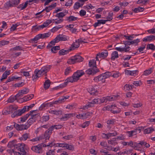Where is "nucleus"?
<instances>
[{
    "instance_id": "7c9ffc66",
    "label": "nucleus",
    "mask_w": 155,
    "mask_h": 155,
    "mask_svg": "<svg viewBox=\"0 0 155 155\" xmlns=\"http://www.w3.org/2000/svg\"><path fill=\"white\" fill-rule=\"evenodd\" d=\"M28 1H27L25 2V4L23 3L21 4H20L18 7V8H21V10H23L27 6L28 4Z\"/></svg>"
},
{
    "instance_id": "7ed1b4c3",
    "label": "nucleus",
    "mask_w": 155,
    "mask_h": 155,
    "mask_svg": "<svg viewBox=\"0 0 155 155\" xmlns=\"http://www.w3.org/2000/svg\"><path fill=\"white\" fill-rule=\"evenodd\" d=\"M37 110H33L29 112V116H31V117L27 122L28 124L30 126L36 121V118L40 117V114H36V112Z\"/></svg>"
},
{
    "instance_id": "13d9d810",
    "label": "nucleus",
    "mask_w": 155,
    "mask_h": 155,
    "mask_svg": "<svg viewBox=\"0 0 155 155\" xmlns=\"http://www.w3.org/2000/svg\"><path fill=\"white\" fill-rule=\"evenodd\" d=\"M14 127H15L18 130H22L21 125H19L15 123H14Z\"/></svg>"
},
{
    "instance_id": "680f3d73",
    "label": "nucleus",
    "mask_w": 155,
    "mask_h": 155,
    "mask_svg": "<svg viewBox=\"0 0 155 155\" xmlns=\"http://www.w3.org/2000/svg\"><path fill=\"white\" fill-rule=\"evenodd\" d=\"M99 100V104H100L101 103H102L104 102L106 103L107 101V97H103L102 98L100 99L97 98Z\"/></svg>"
},
{
    "instance_id": "ddd939ff",
    "label": "nucleus",
    "mask_w": 155,
    "mask_h": 155,
    "mask_svg": "<svg viewBox=\"0 0 155 155\" xmlns=\"http://www.w3.org/2000/svg\"><path fill=\"white\" fill-rule=\"evenodd\" d=\"M88 92L91 95H97L98 91L96 88L95 87H91L88 89Z\"/></svg>"
},
{
    "instance_id": "338daca9",
    "label": "nucleus",
    "mask_w": 155,
    "mask_h": 155,
    "mask_svg": "<svg viewBox=\"0 0 155 155\" xmlns=\"http://www.w3.org/2000/svg\"><path fill=\"white\" fill-rule=\"evenodd\" d=\"M49 119V115L44 116L42 117V120L43 122H46Z\"/></svg>"
},
{
    "instance_id": "774afa93",
    "label": "nucleus",
    "mask_w": 155,
    "mask_h": 155,
    "mask_svg": "<svg viewBox=\"0 0 155 155\" xmlns=\"http://www.w3.org/2000/svg\"><path fill=\"white\" fill-rule=\"evenodd\" d=\"M67 149H68L71 150H74V147L73 146L71 145H69L67 143L65 147Z\"/></svg>"
},
{
    "instance_id": "58836bf2",
    "label": "nucleus",
    "mask_w": 155,
    "mask_h": 155,
    "mask_svg": "<svg viewBox=\"0 0 155 155\" xmlns=\"http://www.w3.org/2000/svg\"><path fill=\"white\" fill-rule=\"evenodd\" d=\"M50 81L49 80H46L44 84V87L45 89L48 88L50 86Z\"/></svg>"
},
{
    "instance_id": "1a4fd4ad",
    "label": "nucleus",
    "mask_w": 155,
    "mask_h": 155,
    "mask_svg": "<svg viewBox=\"0 0 155 155\" xmlns=\"http://www.w3.org/2000/svg\"><path fill=\"white\" fill-rule=\"evenodd\" d=\"M58 42L60 41H66L69 39L68 36L63 34H59L56 37Z\"/></svg>"
},
{
    "instance_id": "c03bdc74",
    "label": "nucleus",
    "mask_w": 155,
    "mask_h": 155,
    "mask_svg": "<svg viewBox=\"0 0 155 155\" xmlns=\"http://www.w3.org/2000/svg\"><path fill=\"white\" fill-rule=\"evenodd\" d=\"M42 137H40V136L38 137H37L35 138H33L32 139L29 140L28 141H31L32 142H35L38 141H40V140H42Z\"/></svg>"
},
{
    "instance_id": "8fccbe9b",
    "label": "nucleus",
    "mask_w": 155,
    "mask_h": 155,
    "mask_svg": "<svg viewBox=\"0 0 155 155\" xmlns=\"http://www.w3.org/2000/svg\"><path fill=\"white\" fill-rule=\"evenodd\" d=\"M66 145H67V143H58L54 144V145L53 144V146L62 147H65Z\"/></svg>"
},
{
    "instance_id": "a19ab883",
    "label": "nucleus",
    "mask_w": 155,
    "mask_h": 155,
    "mask_svg": "<svg viewBox=\"0 0 155 155\" xmlns=\"http://www.w3.org/2000/svg\"><path fill=\"white\" fill-rule=\"evenodd\" d=\"M41 34H39L37 35L34 38L31 40V41L33 43L34 42V43L35 42V41H37L39 40L40 38H41Z\"/></svg>"
},
{
    "instance_id": "c85d7f7f",
    "label": "nucleus",
    "mask_w": 155,
    "mask_h": 155,
    "mask_svg": "<svg viewBox=\"0 0 155 155\" xmlns=\"http://www.w3.org/2000/svg\"><path fill=\"white\" fill-rule=\"evenodd\" d=\"M58 42L57 39L55 38L54 39L51 41L47 46V48H49L52 47L53 45H54L55 43Z\"/></svg>"
},
{
    "instance_id": "dca6fc26",
    "label": "nucleus",
    "mask_w": 155,
    "mask_h": 155,
    "mask_svg": "<svg viewBox=\"0 0 155 155\" xmlns=\"http://www.w3.org/2000/svg\"><path fill=\"white\" fill-rule=\"evenodd\" d=\"M68 154L65 150L60 149L57 150L55 155H68Z\"/></svg>"
},
{
    "instance_id": "0e129e2a",
    "label": "nucleus",
    "mask_w": 155,
    "mask_h": 155,
    "mask_svg": "<svg viewBox=\"0 0 155 155\" xmlns=\"http://www.w3.org/2000/svg\"><path fill=\"white\" fill-rule=\"evenodd\" d=\"M90 122L89 121H87L84 122L81 125V127L83 128H84L89 126L90 124Z\"/></svg>"
},
{
    "instance_id": "e433bc0d",
    "label": "nucleus",
    "mask_w": 155,
    "mask_h": 155,
    "mask_svg": "<svg viewBox=\"0 0 155 155\" xmlns=\"http://www.w3.org/2000/svg\"><path fill=\"white\" fill-rule=\"evenodd\" d=\"M11 51H24L23 48L20 46H16L14 48H11L10 50Z\"/></svg>"
},
{
    "instance_id": "cd10ccee",
    "label": "nucleus",
    "mask_w": 155,
    "mask_h": 155,
    "mask_svg": "<svg viewBox=\"0 0 155 155\" xmlns=\"http://www.w3.org/2000/svg\"><path fill=\"white\" fill-rule=\"evenodd\" d=\"M154 131H155L154 129L152 127H150L145 129L144 130V134H149Z\"/></svg>"
},
{
    "instance_id": "0eeeda50",
    "label": "nucleus",
    "mask_w": 155,
    "mask_h": 155,
    "mask_svg": "<svg viewBox=\"0 0 155 155\" xmlns=\"http://www.w3.org/2000/svg\"><path fill=\"white\" fill-rule=\"evenodd\" d=\"M51 66L47 65L42 67L40 70H38L39 74H40L41 75L46 74L50 69Z\"/></svg>"
},
{
    "instance_id": "c9c22d12",
    "label": "nucleus",
    "mask_w": 155,
    "mask_h": 155,
    "mask_svg": "<svg viewBox=\"0 0 155 155\" xmlns=\"http://www.w3.org/2000/svg\"><path fill=\"white\" fill-rule=\"evenodd\" d=\"M29 116V114H28L20 118L19 119H20V122H24L25 121Z\"/></svg>"
},
{
    "instance_id": "473e14b6",
    "label": "nucleus",
    "mask_w": 155,
    "mask_h": 155,
    "mask_svg": "<svg viewBox=\"0 0 155 155\" xmlns=\"http://www.w3.org/2000/svg\"><path fill=\"white\" fill-rule=\"evenodd\" d=\"M83 4V3H80L78 2H76L74 6V9H78L79 8L82 7Z\"/></svg>"
},
{
    "instance_id": "f257e3e1",
    "label": "nucleus",
    "mask_w": 155,
    "mask_h": 155,
    "mask_svg": "<svg viewBox=\"0 0 155 155\" xmlns=\"http://www.w3.org/2000/svg\"><path fill=\"white\" fill-rule=\"evenodd\" d=\"M14 146L15 148L19 151H15L12 150V151L14 153L15 155H26V152L25 151V145L24 143H18Z\"/></svg>"
},
{
    "instance_id": "864d4df0",
    "label": "nucleus",
    "mask_w": 155,
    "mask_h": 155,
    "mask_svg": "<svg viewBox=\"0 0 155 155\" xmlns=\"http://www.w3.org/2000/svg\"><path fill=\"white\" fill-rule=\"evenodd\" d=\"M41 39H44L49 37L51 35V33L50 32L45 33L43 34H41Z\"/></svg>"
},
{
    "instance_id": "20e7f679",
    "label": "nucleus",
    "mask_w": 155,
    "mask_h": 155,
    "mask_svg": "<svg viewBox=\"0 0 155 155\" xmlns=\"http://www.w3.org/2000/svg\"><path fill=\"white\" fill-rule=\"evenodd\" d=\"M83 58L80 55H75L71 58L69 59L67 61L70 64H74L76 62H81L83 61Z\"/></svg>"
},
{
    "instance_id": "4be33fe9",
    "label": "nucleus",
    "mask_w": 155,
    "mask_h": 155,
    "mask_svg": "<svg viewBox=\"0 0 155 155\" xmlns=\"http://www.w3.org/2000/svg\"><path fill=\"white\" fill-rule=\"evenodd\" d=\"M78 19V18L75 17L73 15H71L69 17H65V20L69 22H70L77 20Z\"/></svg>"
},
{
    "instance_id": "de8ad7c7",
    "label": "nucleus",
    "mask_w": 155,
    "mask_h": 155,
    "mask_svg": "<svg viewBox=\"0 0 155 155\" xmlns=\"http://www.w3.org/2000/svg\"><path fill=\"white\" fill-rule=\"evenodd\" d=\"M133 86H134L133 85L126 84L124 86V88L126 91H129L132 89Z\"/></svg>"
},
{
    "instance_id": "a18cd8bd",
    "label": "nucleus",
    "mask_w": 155,
    "mask_h": 155,
    "mask_svg": "<svg viewBox=\"0 0 155 155\" xmlns=\"http://www.w3.org/2000/svg\"><path fill=\"white\" fill-rule=\"evenodd\" d=\"M153 69V67L151 68L148 70H145L143 74L145 75H147L150 74Z\"/></svg>"
},
{
    "instance_id": "39448f33",
    "label": "nucleus",
    "mask_w": 155,
    "mask_h": 155,
    "mask_svg": "<svg viewBox=\"0 0 155 155\" xmlns=\"http://www.w3.org/2000/svg\"><path fill=\"white\" fill-rule=\"evenodd\" d=\"M78 80L73 74L72 77L67 78L65 80L64 82L60 84L59 87L61 88L64 87L66 86L68 82L73 83V82H76Z\"/></svg>"
},
{
    "instance_id": "393cba45",
    "label": "nucleus",
    "mask_w": 155,
    "mask_h": 155,
    "mask_svg": "<svg viewBox=\"0 0 155 155\" xmlns=\"http://www.w3.org/2000/svg\"><path fill=\"white\" fill-rule=\"evenodd\" d=\"M119 57L118 52L116 51H113L111 54V59L114 61Z\"/></svg>"
},
{
    "instance_id": "f704fd0d",
    "label": "nucleus",
    "mask_w": 155,
    "mask_h": 155,
    "mask_svg": "<svg viewBox=\"0 0 155 155\" xmlns=\"http://www.w3.org/2000/svg\"><path fill=\"white\" fill-rule=\"evenodd\" d=\"M18 97V96H16V95L15 96H11L8 99V101L9 103H12Z\"/></svg>"
},
{
    "instance_id": "09e8293b",
    "label": "nucleus",
    "mask_w": 155,
    "mask_h": 155,
    "mask_svg": "<svg viewBox=\"0 0 155 155\" xmlns=\"http://www.w3.org/2000/svg\"><path fill=\"white\" fill-rule=\"evenodd\" d=\"M117 97L116 96L114 95L110 96H107V101H111L116 100Z\"/></svg>"
},
{
    "instance_id": "052dcab7",
    "label": "nucleus",
    "mask_w": 155,
    "mask_h": 155,
    "mask_svg": "<svg viewBox=\"0 0 155 155\" xmlns=\"http://www.w3.org/2000/svg\"><path fill=\"white\" fill-rule=\"evenodd\" d=\"M147 48L148 49L154 50L155 49V46L153 44H149L147 45Z\"/></svg>"
},
{
    "instance_id": "72a5a7b5",
    "label": "nucleus",
    "mask_w": 155,
    "mask_h": 155,
    "mask_svg": "<svg viewBox=\"0 0 155 155\" xmlns=\"http://www.w3.org/2000/svg\"><path fill=\"white\" fill-rule=\"evenodd\" d=\"M66 12H61L59 13H57L55 16L58 17V18H63V17H64L66 15Z\"/></svg>"
},
{
    "instance_id": "6e6d98bb",
    "label": "nucleus",
    "mask_w": 155,
    "mask_h": 155,
    "mask_svg": "<svg viewBox=\"0 0 155 155\" xmlns=\"http://www.w3.org/2000/svg\"><path fill=\"white\" fill-rule=\"evenodd\" d=\"M15 79L21 80V78L20 77H15V76H13L12 77H9L8 80L9 82H10L12 81H14Z\"/></svg>"
},
{
    "instance_id": "6e6552de",
    "label": "nucleus",
    "mask_w": 155,
    "mask_h": 155,
    "mask_svg": "<svg viewBox=\"0 0 155 155\" xmlns=\"http://www.w3.org/2000/svg\"><path fill=\"white\" fill-rule=\"evenodd\" d=\"M99 71V70L97 68H91L86 70L85 71V73L88 75H94Z\"/></svg>"
},
{
    "instance_id": "5fc2aeb1",
    "label": "nucleus",
    "mask_w": 155,
    "mask_h": 155,
    "mask_svg": "<svg viewBox=\"0 0 155 155\" xmlns=\"http://www.w3.org/2000/svg\"><path fill=\"white\" fill-rule=\"evenodd\" d=\"M80 44L79 42L77 40L71 46V47L72 48H78L79 47Z\"/></svg>"
},
{
    "instance_id": "c756f323",
    "label": "nucleus",
    "mask_w": 155,
    "mask_h": 155,
    "mask_svg": "<svg viewBox=\"0 0 155 155\" xmlns=\"http://www.w3.org/2000/svg\"><path fill=\"white\" fill-rule=\"evenodd\" d=\"M48 112L50 114H55L57 115L61 114L62 113V111L60 110H49Z\"/></svg>"
},
{
    "instance_id": "4c0bfd02",
    "label": "nucleus",
    "mask_w": 155,
    "mask_h": 155,
    "mask_svg": "<svg viewBox=\"0 0 155 155\" xmlns=\"http://www.w3.org/2000/svg\"><path fill=\"white\" fill-rule=\"evenodd\" d=\"M64 21V19L62 18H58V19H56L52 20L53 23H54L55 24H58Z\"/></svg>"
},
{
    "instance_id": "f3484780",
    "label": "nucleus",
    "mask_w": 155,
    "mask_h": 155,
    "mask_svg": "<svg viewBox=\"0 0 155 155\" xmlns=\"http://www.w3.org/2000/svg\"><path fill=\"white\" fill-rule=\"evenodd\" d=\"M47 130H46L43 135L40 136V137H42V139H45V140L49 139L51 135V134Z\"/></svg>"
},
{
    "instance_id": "a211bd4d",
    "label": "nucleus",
    "mask_w": 155,
    "mask_h": 155,
    "mask_svg": "<svg viewBox=\"0 0 155 155\" xmlns=\"http://www.w3.org/2000/svg\"><path fill=\"white\" fill-rule=\"evenodd\" d=\"M35 75H33L32 77V80L34 81H35L38 78L40 77L41 75L40 74H39L38 71V70L36 69L35 71Z\"/></svg>"
},
{
    "instance_id": "bb28decb",
    "label": "nucleus",
    "mask_w": 155,
    "mask_h": 155,
    "mask_svg": "<svg viewBox=\"0 0 155 155\" xmlns=\"http://www.w3.org/2000/svg\"><path fill=\"white\" fill-rule=\"evenodd\" d=\"M125 73L127 74L135 76L137 74V73H138V71L137 70L133 71L126 70V71H125Z\"/></svg>"
},
{
    "instance_id": "9b49d317",
    "label": "nucleus",
    "mask_w": 155,
    "mask_h": 155,
    "mask_svg": "<svg viewBox=\"0 0 155 155\" xmlns=\"http://www.w3.org/2000/svg\"><path fill=\"white\" fill-rule=\"evenodd\" d=\"M29 89L27 88H25L22 90L19 91L18 93L16 94V96L22 97L23 95L28 93L29 92Z\"/></svg>"
},
{
    "instance_id": "a878e982",
    "label": "nucleus",
    "mask_w": 155,
    "mask_h": 155,
    "mask_svg": "<svg viewBox=\"0 0 155 155\" xmlns=\"http://www.w3.org/2000/svg\"><path fill=\"white\" fill-rule=\"evenodd\" d=\"M17 108V107L16 106L11 105L9 106V108L8 109V110H7V112H8V114H9L13 112L16 110Z\"/></svg>"
},
{
    "instance_id": "49530a36",
    "label": "nucleus",
    "mask_w": 155,
    "mask_h": 155,
    "mask_svg": "<svg viewBox=\"0 0 155 155\" xmlns=\"http://www.w3.org/2000/svg\"><path fill=\"white\" fill-rule=\"evenodd\" d=\"M102 74L105 77V79L112 75V73L109 71L106 72L105 73H103Z\"/></svg>"
},
{
    "instance_id": "2f4dec72",
    "label": "nucleus",
    "mask_w": 155,
    "mask_h": 155,
    "mask_svg": "<svg viewBox=\"0 0 155 155\" xmlns=\"http://www.w3.org/2000/svg\"><path fill=\"white\" fill-rule=\"evenodd\" d=\"M108 53L107 51H105L104 52H102L101 53H98L99 55V58H104L107 56Z\"/></svg>"
},
{
    "instance_id": "aec40b11",
    "label": "nucleus",
    "mask_w": 155,
    "mask_h": 155,
    "mask_svg": "<svg viewBox=\"0 0 155 155\" xmlns=\"http://www.w3.org/2000/svg\"><path fill=\"white\" fill-rule=\"evenodd\" d=\"M35 104H31L29 106H25L21 110V112L23 113L25 112L26 111H28L30 109H31L32 107H33Z\"/></svg>"
},
{
    "instance_id": "2eb2a0df",
    "label": "nucleus",
    "mask_w": 155,
    "mask_h": 155,
    "mask_svg": "<svg viewBox=\"0 0 155 155\" xmlns=\"http://www.w3.org/2000/svg\"><path fill=\"white\" fill-rule=\"evenodd\" d=\"M108 21V20H105L103 19H101L97 20V22H95L93 25L95 28L97 26H99L101 24H105L106 22Z\"/></svg>"
},
{
    "instance_id": "79ce46f5",
    "label": "nucleus",
    "mask_w": 155,
    "mask_h": 155,
    "mask_svg": "<svg viewBox=\"0 0 155 155\" xmlns=\"http://www.w3.org/2000/svg\"><path fill=\"white\" fill-rule=\"evenodd\" d=\"M60 49L59 46H55L52 47L51 48V51L52 52L55 53H56L57 51Z\"/></svg>"
},
{
    "instance_id": "f8f14e48",
    "label": "nucleus",
    "mask_w": 155,
    "mask_h": 155,
    "mask_svg": "<svg viewBox=\"0 0 155 155\" xmlns=\"http://www.w3.org/2000/svg\"><path fill=\"white\" fill-rule=\"evenodd\" d=\"M94 80L95 82L101 81L102 82L104 83L105 81V78L104 76L102 74L97 77H95L94 79Z\"/></svg>"
},
{
    "instance_id": "423d86ee",
    "label": "nucleus",
    "mask_w": 155,
    "mask_h": 155,
    "mask_svg": "<svg viewBox=\"0 0 155 155\" xmlns=\"http://www.w3.org/2000/svg\"><path fill=\"white\" fill-rule=\"evenodd\" d=\"M19 0H11L7 2L5 4L7 7H15L18 5L20 2Z\"/></svg>"
},
{
    "instance_id": "4468645a",
    "label": "nucleus",
    "mask_w": 155,
    "mask_h": 155,
    "mask_svg": "<svg viewBox=\"0 0 155 155\" xmlns=\"http://www.w3.org/2000/svg\"><path fill=\"white\" fill-rule=\"evenodd\" d=\"M31 136L29 133H25L23 134L19 139L21 141H25L28 139H30Z\"/></svg>"
},
{
    "instance_id": "ea45409f",
    "label": "nucleus",
    "mask_w": 155,
    "mask_h": 155,
    "mask_svg": "<svg viewBox=\"0 0 155 155\" xmlns=\"http://www.w3.org/2000/svg\"><path fill=\"white\" fill-rule=\"evenodd\" d=\"M52 20L51 19H48L45 21L42 25H44L43 28H44L48 26L51 23L53 22Z\"/></svg>"
},
{
    "instance_id": "412c9836",
    "label": "nucleus",
    "mask_w": 155,
    "mask_h": 155,
    "mask_svg": "<svg viewBox=\"0 0 155 155\" xmlns=\"http://www.w3.org/2000/svg\"><path fill=\"white\" fill-rule=\"evenodd\" d=\"M88 65L89 67L93 68H97L96 67V62L94 59L91 60L89 62Z\"/></svg>"
},
{
    "instance_id": "9d476101",
    "label": "nucleus",
    "mask_w": 155,
    "mask_h": 155,
    "mask_svg": "<svg viewBox=\"0 0 155 155\" xmlns=\"http://www.w3.org/2000/svg\"><path fill=\"white\" fill-rule=\"evenodd\" d=\"M85 74V72L83 70H78L75 72L73 74L74 75L77 80H78L80 77Z\"/></svg>"
},
{
    "instance_id": "603ef678",
    "label": "nucleus",
    "mask_w": 155,
    "mask_h": 155,
    "mask_svg": "<svg viewBox=\"0 0 155 155\" xmlns=\"http://www.w3.org/2000/svg\"><path fill=\"white\" fill-rule=\"evenodd\" d=\"M44 25H35L33 26V28L36 31H39L41 29H42L44 28H43Z\"/></svg>"
},
{
    "instance_id": "5701e85b",
    "label": "nucleus",
    "mask_w": 155,
    "mask_h": 155,
    "mask_svg": "<svg viewBox=\"0 0 155 155\" xmlns=\"http://www.w3.org/2000/svg\"><path fill=\"white\" fill-rule=\"evenodd\" d=\"M48 147H51V149L46 152V155H55L57 150L54 149H52V147H50V146H49Z\"/></svg>"
},
{
    "instance_id": "e2e57ef3",
    "label": "nucleus",
    "mask_w": 155,
    "mask_h": 155,
    "mask_svg": "<svg viewBox=\"0 0 155 155\" xmlns=\"http://www.w3.org/2000/svg\"><path fill=\"white\" fill-rule=\"evenodd\" d=\"M72 72L71 68L69 67H68L65 71L64 74L66 75H68L70 73Z\"/></svg>"
},
{
    "instance_id": "f03ea898",
    "label": "nucleus",
    "mask_w": 155,
    "mask_h": 155,
    "mask_svg": "<svg viewBox=\"0 0 155 155\" xmlns=\"http://www.w3.org/2000/svg\"><path fill=\"white\" fill-rule=\"evenodd\" d=\"M50 147L53 146V143L51 142L48 144L41 143L38 144L37 146H32L31 148V149L33 151L38 153H41L43 152L42 148L46 147Z\"/></svg>"
},
{
    "instance_id": "3c124183",
    "label": "nucleus",
    "mask_w": 155,
    "mask_h": 155,
    "mask_svg": "<svg viewBox=\"0 0 155 155\" xmlns=\"http://www.w3.org/2000/svg\"><path fill=\"white\" fill-rule=\"evenodd\" d=\"M93 104H91V102H88L87 103L85 106H84L83 107V108L84 109H86L88 108L89 107H94Z\"/></svg>"
},
{
    "instance_id": "4d7b16f0",
    "label": "nucleus",
    "mask_w": 155,
    "mask_h": 155,
    "mask_svg": "<svg viewBox=\"0 0 155 155\" xmlns=\"http://www.w3.org/2000/svg\"><path fill=\"white\" fill-rule=\"evenodd\" d=\"M113 13L112 12H110L108 14V15L106 18L108 19L107 20L108 21H110L113 19Z\"/></svg>"
},
{
    "instance_id": "6ab92c4d",
    "label": "nucleus",
    "mask_w": 155,
    "mask_h": 155,
    "mask_svg": "<svg viewBox=\"0 0 155 155\" xmlns=\"http://www.w3.org/2000/svg\"><path fill=\"white\" fill-rule=\"evenodd\" d=\"M155 40V36L153 35H150L147 36L144 38L143 41L144 42L150 41L152 40Z\"/></svg>"
},
{
    "instance_id": "bf43d9fd",
    "label": "nucleus",
    "mask_w": 155,
    "mask_h": 155,
    "mask_svg": "<svg viewBox=\"0 0 155 155\" xmlns=\"http://www.w3.org/2000/svg\"><path fill=\"white\" fill-rule=\"evenodd\" d=\"M144 10V8L141 7L136 8L133 10L135 12L137 13L139 12H143Z\"/></svg>"
},
{
    "instance_id": "37998d69",
    "label": "nucleus",
    "mask_w": 155,
    "mask_h": 155,
    "mask_svg": "<svg viewBox=\"0 0 155 155\" xmlns=\"http://www.w3.org/2000/svg\"><path fill=\"white\" fill-rule=\"evenodd\" d=\"M69 52V50H64V49H62L61 50H60L58 53L60 55H64L65 54H67Z\"/></svg>"
},
{
    "instance_id": "69168bd1",
    "label": "nucleus",
    "mask_w": 155,
    "mask_h": 155,
    "mask_svg": "<svg viewBox=\"0 0 155 155\" xmlns=\"http://www.w3.org/2000/svg\"><path fill=\"white\" fill-rule=\"evenodd\" d=\"M21 128H22V130H27L30 127L29 125L28 124H27V122H26L25 124H21Z\"/></svg>"
},
{
    "instance_id": "b1692460",
    "label": "nucleus",
    "mask_w": 155,
    "mask_h": 155,
    "mask_svg": "<svg viewBox=\"0 0 155 155\" xmlns=\"http://www.w3.org/2000/svg\"><path fill=\"white\" fill-rule=\"evenodd\" d=\"M23 113L21 112V110H18L15 111L11 115L12 117H15L16 116L21 115Z\"/></svg>"
}]
</instances>
